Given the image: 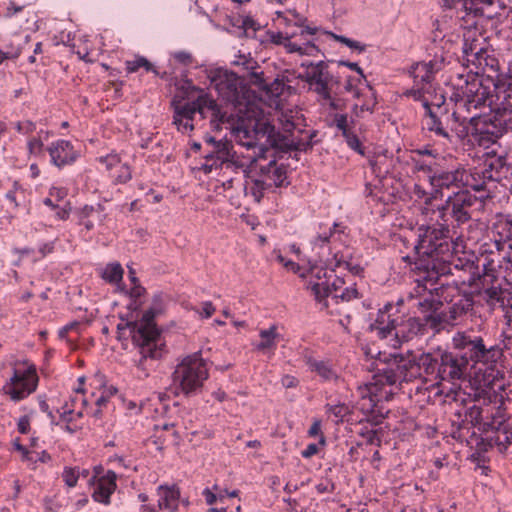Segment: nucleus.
Returning <instances> with one entry per match:
<instances>
[{
    "instance_id": "f257e3e1",
    "label": "nucleus",
    "mask_w": 512,
    "mask_h": 512,
    "mask_svg": "<svg viewBox=\"0 0 512 512\" xmlns=\"http://www.w3.org/2000/svg\"><path fill=\"white\" fill-rule=\"evenodd\" d=\"M463 54L467 62L472 63L477 71H468L458 74L454 87L457 88V101L463 103L468 110L488 107L490 112L506 123V117L511 120L512 115V87L507 88L505 83H494L492 79H484L479 75L485 68L494 67L495 58L488 55L487 50L477 39L465 36Z\"/></svg>"
},
{
    "instance_id": "f03ea898",
    "label": "nucleus",
    "mask_w": 512,
    "mask_h": 512,
    "mask_svg": "<svg viewBox=\"0 0 512 512\" xmlns=\"http://www.w3.org/2000/svg\"><path fill=\"white\" fill-rule=\"evenodd\" d=\"M439 274L434 270H425L419 277L415 278V286L410 295L418 300L416 303L426 324L431 323L437 326L442 322V315L438 311L443 305V300L449 302L448 295L450 291H456V288L450 285L440 284L438 286Z\"/></svg>"
},
{
    "instance_id": "7ed1b4c3",
    "label": "nucleus",
    "mask_w": 512,
    "mask_h": 512,
    "mask_svg": "<svg viewBox=\"0 0 512 512\" xmlns=\"http://www.w3.org/2000/svg\"><path fill=\"white\" fill-rule=\"evenodd\" d=\"M308 288L313 293L316 302L322 310L333 313L332 304L339 301L348 302L358 297L355 287H344V281L334 274L333 270L312 267Z\"/></svg>"
},
{
    "instance_id": "20e7f679",
    "label": "nucleus",
    "mask_w": 512,
    "mask_h": 512,
    "mask_svg": "<svg viewBox=\"0 0 512 512\" xmlns=\"http://www.w3.org/2000/svg\"><path fill=\"white\" fill-rule=\"evenodd\" d=\"M145 289L141 285H134L129 292V295L134 299L128 308L131 311L125 324H118V330H129L133 343L141 348V353L144 356L153 357L151 353V346L158 337V330L154 323L155 312L152 309L146 310L140 319H138V309L141 301H138L144 294Z\"/></svg>"
},
{
    "instance_id": "39448f33",
    "label": "nucleus",
    "mask_w": 512,
    "mask_h": 512,
    "mask_svg": "<svg viewBox=\"0 0 512 512\" xmlns=\"http://www.w3.org/2000/svg\"><path fill=\"white\" fill-rule=\"evenodd\" d=\"M423 214L429 219V224L422 225L418 231V241L414 247L416 253L423 257L443 258L449 251L447 242L449 227L447 224L445 208H424Z\"/></svg>"
},
{
    "instance_id": "423d86ee",
    "label": "nucleus",
    "mask_w": 512,
    "mask_h": 512,
    "mask_svg": "<svg viewBox=\"0 0 512 512\" xmlns=\"http://www.w3.org/2000/svg\"><path fill=\"white\" fill-rule=\"evenodd\" d=\"M174 110L173 123L181 132L193 130V118L198 112L203 118L207 116V112L211 114V123L216 129H220V125L230 124V117L226 112L221 111L217 103L205 93H201L195 100L191 102H183L175 96L171 102Z\"/></svg>"
},
{
    "instance_id": "0eeeda50",
    "label": "nucleus",
    "mask_w": 512,
    "mask_h": 512,
    "mask_svg": "<svg viewBox=\"0 0 512 512\" xmlns=\"http://www.w3.org/2000/svg\"><path fill=\"white\" fill-rule=\"evenodd\" d=\"M393 310L391 304L379 310L371 330L381 339H389V344L396 348L403 342L408 341L420 331L422 324L416 318L410 317L406 321L399 322L401 316L393 317L390 313Z\"/></svg>"
},
{
    "instance_id": "6e6552de",
    "label": "nucleus",
    "mask_w": 512,
    "mask_h": 512,
    "mask_svg": "<svg viewBox=\"0 0 512 512\" xmlns=\"http://www.w3.org/2000/svg\"><path fill=\"white\" fill-rule=\"evenodd\" d=\"M507 242H512V218L498 214L490 228L489 241L480 247V260L485 271L497 272L500 251H503Z\"/></svg>"
},
{
    "instance_id": "1a4fd4ad",
    "label": "nucleus",
    "mask_w": 512,
    "mask_h": 512,
    "mask_svg": "<svg viewBox=\"0 0 512 512\" xmlns=\"http://www.w3.org/2000/svg\"><path fill=\"white\" fill-rule=\"evenodd\" d=\"M278 120L282 132L274 137V146L284 151L305 149L308 144V133L302 128L303 119L300 112L296 109L281 110Z\"/></svg>"
},
{
    "instance_id": "9d476101",
    "label": "nucleus",
    "mask_w": 512,
    "mask_h": 512,
    "mask_svg": "<svg viewBox=\"0 0 512 512\" xmlns=\"http://www.w3.org/2000/svg\"><path fill=\"white\" fill-rule=\"evenodd\" d=\"M257 162L250 171V168H244L248 172L246 188L250 190L256 201H260L264 191L272 187H281L287 185V171L282 165H278L275 160H269L267 164Z\"/></svg>"
},
{
    "instance_id": "9b49d317",
    "label": "nucleus",
    "mask_w": 512,
    "mask_h": 512,
    "mask_svg": "<svg viewBox=\"0 0 512 512\" xmlns=\"http://www.w3.org/2000/svg\"><path fill=\"white\" fill-rule=\"evenodd\" d=\"M208 377L207 363L199 352L183 358L174 371V381L185 395L200 390Z\"/></svg>"
},
{
    "instance_id": "f8f14e48",
    "label": "nucleus",
    "mask_w": 512,
    "mask_h": 512,
    "mask_svg": "<svg viewBox=\"0 0 512 512\" xmlns=\"http://www.w3.org/2000/svg\"><path fill=\"white\" fill-rule=\"evenodd\" d=\"M38 385V375L34 364L17 361L13 374L3 386V391L14 402L20 401L33 393Z\"/></svg>"
},
{
    "instance_id": "ddd939ff",
    "label": "nucleus",
    "mask_w": 512,
    "mask_h": 512,
    "mask_svg": "<svg viewBox=\"0 0 512 512\" xmlns=\"http://www.w3.org/2000/svg\"><path fill=\"white\" fill-rule=\"evenodd\" d=\"M211 86L228 102L240 104V94L245 88L243 80L234 72L216 68L208 75Z\"/></svg>"
},
{
    "instance_id": "4468645a",
    "label": "nucleus",
    "mask_w": 512,
    "mask_h": 512,
    "mask_svg": "<svg viewBox=\"0 0 512 512\" xmlns=\"http://www.w3.org/2000/svg\"><path fill=\"white\" fill-rule=\"evenodd\" d=\"M503 124L500 119L493 121L487 116L475 113L470 117L471 137L479 146L488 148L502 136Z\"/></svg>"
},
{
    "instance_id": "2eb2a0df",
    "label": "nucleus",
    "mask_w": 512,
    "mask_h": 512,
    "mask_svg": "<svg viewBox=\"0 0 512 512\" xmlns=\"http://www.w3.org/2000/svg\"><path fill=\"white\" fill-rule=\"evenodd\" d=\"M305 72L298 74L296 78H300L309 84L311 90H313L320 99L329 102L332 105V97L330 94V82L332 80L329 74L327 64L323 61L317 63H309L305 65Z\"/></svg>"
},
{
    "instance_id": "dca6fc26",
    "label": "nucleus",
    "mask_w": 512,
    "mask_h": 512,
    "mask_svg": "<svg viewBox=\"0 0 512 512\" xmlns=\"http://www.w3.org/2000/svg\"><path fill=\"white\" fill-rule=\"evenodd\" d=\"M230 129L235 141L246 149V153L255 152L257 154V162L267 160L266 152L268 149L258 144L259 133L255 123L239 118L235 125L231 123Z\"/></svg>"
},
{
    "instance_id": "f3484780",
    "label": "nucleus",
    "mask_w": 512,
    "mask_h": 512,
    "mask_svg": "<svg viewBox=\"0 0 512 512\" xmlns=\"http://www.w3.org/2000/svg\"><path fill=\"white\" fill-rule=\"evenodd\" d=\"M481 206V201L470 194L466 190L458 191L453 196H449L446 200V204L440 208H445V214L450 210L452 218L458 223L463 224L468 222L474 214L475 207ZM448 220V218L446 217Z\"/></svg>"
},
{
    "instance_id": "a211bd4d",
    "label": "nucleus",
    "mask_w": 512,
    "mask_h": 512,
    "mask_svg": "<svg viewBox=\"0 0 512 512\" xmlns=\"http://www.w3.org/2000/svg\"><path fill=\"white\" fill-rule=\"evenodd\" d=\"M208 142L213 144V151L211 154L207 155L206 158H213L214 156L221 163H232L240 168H252L257 163V154L253 153H244L242 151H231V145L228 141H215L214 138H209Z\"/></svg>"
},
{
    "instance_id": "6ab92c4d",
    "label": "nucleus",
    "mask_w": 512,
    "mask_h": 512,
    "mask_svg": "<svg viewBox=\"0 0 512 512\" xmlns=\"http://www.w3.org/2000/svg\"><path fill=\"white\" fill-rule=\"evenodd\" d=\"M440 69V63L437 61L419 62L411 67L410 74L414 85L408 94L416 100L424 98L425 94L432 92V81L435 73Z\"/></svg>"
},
{
    "instance_id": "aec40b11",
    "label": "nucleus",
    "mask_w": 512,
    "mask_h": 512,
    "mask_svg": "<svg viewBox=\"0 0 512 512\" xmlns=\"http://www.w3.org/2000/svg\"><path fill=\"white\" fill-rule=\"evenodd\" d=\"M468 366L467 356L450 352L443 353L435 375V379L438 380L436 384L438 385L441 381L454 383V381L464 379L467 375Z\"/></svg>"
},
{
    "instance_id": "412c9836",
    "label": "nucleus",
    "mask_w": 512,
    "mask_h": 512,
    "mask_svg": "<svg viewBox=\"0 0 512 512\" xmlns=\"http://www.w3.org/2000/svg\"><path fill=\"white\" fill-rule=\"evenodd\" d=\"M417 377H420V368L416 365V356L408 355L407 357H400L399 360L395 359L384 370L379 381L388 385H394L402 381H411Z\"/></svg>"
},
{
    "instance_id": "4be33fe9",
    "label": "nucleus",
    "mask_w": 512,
    "mask_h": 512,
    "mask_svg": "<svg viewBox=\"0 0 512 512\" xmlns=\"http://www.w3.org/2000/svg\"><path fill=\"white\" fill-rule=\"evenodd\" d=\"M479 165L482 168V170H479L480 173L485 174L486 178L494 185L512 173V167L506 164L504 158L496 155L494 151L485 153L484 159Z\"/></svg>"
},
{
    "instance_id": "5701e85b",
    "label": "nucleus",
    "mask_w": 512,
    "mask_h": 512,
    "mask_svg": "<svg viewBox=\"0 0 512 512\" xmlns=\"http://www.w3.org/2000/svg\"><path fill=\"white\" fill-rule=\"evenodd\" d=\"M470 359L475 363H483L492 367L502 356V350L498 346L486 347L481 337H474L469 343Z\"/></svg>"
},
{
    "instance_id": "b1692460",
    "label": "nucleus",
    "mask_w": 512,
    "mask_h": 512,
    "mask_svg": "<svg viewBox=\"0 0 512 512\" xmlns=\"http://www.w3.org/2000/svg\"><path fill=\"white\" fill-rule=\"evenodd\" d=\"M96 476H93L89 480L90 485H95V489L92 493V498L95 502L108 505L110 503L111 495L116 490L117 475L114 471H107V473L95 481Z\"/></svg>"
},
{
    "instance_id": "393cba45",
    "label": "nucleus",
    "mask_w": 512,
    "mask_h": 512,
    "mask_svg": "<svg viewBox=\"0 0 512 512\" xmlns=\"http://www.w3.org/2000/svg\"><path fill=\"white\" fill-rule=\"evenodd\" d=\"M99 162L115 183H126L132 178L130 166L122 163L120 156L116 153L100 157Z\"/></svg>"
},
{
    "instance_id": "a878e982",
    "label": "nucleus",
    "mask_w": 512,
    "mask_h": 512,
    "mask_svg": "<svg viewBox=\"0 0 512 512\" xmlns=\"http://www.w3.org/2000/svg\"><path fill=\"white\" fill-rule=\"evenodd\" d=\"M505 422L504 411L497 403L491 401L482 403V416L479 431L488 432L496 429L497 426Z\"/></svg>"
},
{
    "instance_id": "bb28decb",
    "label": "nucleus",
    "mask_w": 512,
    "mask_h": 512,
    "mask_svg": "<svg viewBox=\"0 0 512 512\" xmlns=\"http://www.w3.org/2000/svg\"><path fill=\"white\" fill-rule=\"evenodd\" d=\"M51 162L57 167L73 163L77 154L74 151L72 144L67 140H57L52 143L48 148Z\"/></svg>"
},
{
    "instance_id": "cd10ccee",
    "label": "nucleus",
    "mask_w": 512,
    "mask_h": 512,
    "mask_svg": "<svg viewBox=\"0 0 512 512\" xmlns=\"http://www.w3.org/2000/svg\"><path fill=\"white\" fill-rule=\"evenodd\" d=\"M464 176L466 171L464 169H456L452 171H441L433 173L429 176V181L435 189L443 188H460L464 186Z\"/></svg>"
},
{
    "instance_id": "c85d7f7f",
    "label": "nucleus",
    "mask_w": 512,
    "mask_h": 512,
    "mask_svg": "<svg viewBox=\"0 0 512 512\" xmlns=\"http://www.w3.org/2000/svg\"><path fill=\"white\" fill-rule=\"evenodd\" d=\"M305 363L310 372L315 373L323 381L336 382L339 379L337 369L330 360L317 359L309 356L305 358Z\"/></svg>"
},
{
    "instance_id": "c756f323",
    "label": "nucleus",
    "mask_w": 512,
    "mask_h": 512,
    "mask_svg": "<svg viewBox=\"0 0 512 512\" xmlns=\"http://www.w3.org/2000/svg\"><path fill=\"white\" fill-rule=\"evenodd\" d=\"M457 88L455 87V92L453 93L452 98L455 100L457 105V110L452 113L450 117H448V121L450 122V135H454L458 139H464L468 135H471V125L467 126L464 122L466 121V117L462 118V122H460L461 111L466 110L467 112H471V109L468 110L467 107L457 101Z\"/></svg>"
},
{
    "instance_id": "7c9ffc66",
    "label": "nucleus",
    "mask_w": 512,
    "mask_h": 512,
    "mask_svg": "<svg viewBox=\"0 0 512 512\" xmlns=\"http://www.w3.org/2000/svg\"><path fill=\"white\" fill-rule=\"evenodd\" d=\"M159 496L158 506L160 509H165L170 512L178 510L180 501V488L177 485H160L157 488Z\"/></svg>"
},
{
    "instance_id": "2f4dec72",
    "label": "nucleus",
    "mask_w": 512,
    "mask_h": 512,
    "mask_svg": "<svg viewBox=\"0 0 512 512\" xmlns=\"http://www.w3.org/2000/svg\"><path fill=\"white\" fill-rule=\"evenodd\" d=\"M479 170H482V168L480 165H477L470 170L469 174L466 172V176H464V186L470 187L474 191H487L491 193L496 185L489 181L485 174H481Z\"/></svg>"
},
{
    "instance_id": "473e14b6",
    "label": "nucleus",
    "mask_w": 512,
    "mask_h": 512,
    "mask_svg": "<svg viewBox=\"0 0 512 512\" xmlns=\"http://www.w3.org/2000/svg\"><path fill=\"white\" fill-rule=\"evenodd\" d=\"M357 392L360 396V402L358 403L360 409L365 412L373 411L376 402L379 401L380 396L378 394V384L377 383H366L360 385L357 388Z\"/></svg>"
},
{
    "instance_id": "72a5a7b5",
    "label": "nucleus",
    "mask_w": 512,
    "mask_h": 512,
    "mask_svg": "<svg viewBox=\"0 0 512 512\" xmlns=\"http://www.w3.org/2000/svg\"><path fill=\"white\" fill-rule=\"evenodd\" d=\"M259 337L260 341L255 345V349L263 353L273 352L280 338L278 326L273 324L267 329H261Z\"/></svg>"
},
{
    "instance_id": "f704fd0d",
    "label": "nucleus",
    "mask_w": 512,
    "mask_h": 512,
    "mask_svg": "<svg viewBox=\"0 0 512 512\" xmlns=\"http://www.w3.org/2000/svg\"><path fill=\"white\" fill-rule=\"evenodd\" d=\"M496 435L492 437L488 443L490 447L495 444L498 450L503 453L512 444V428L504 422L496 427Z\"/></svg>"
},
{
    "instance_id": "c9c22d12",
    "label": "nucleus",
    "mask_w": 512,
    "mask_h": 512,
    "mask_svg": "<svg viewBox=\"0 0 512 512\" xmlns=\"http://www.w3.org/2000/svg\"><path fill=\"white\" fill-rule=\"evenodd\" d=\"M295 34L289 35L285 42L284 48L288 53H298L299 55L313 56L318 52L317 46L310 40L302 41L301 43L293 42L291 39L295 37Z\"/></svg>"
},
{
    "instance_id": "e433bc0d",
    "label": "nucleus",
    "mask_w": 512,
    "mask_h": 512,
    "mask_svg": "<svg viewBox=\"0 0 512 512\" xmlns=\"http://www.w3.org/2000/svg\"><path fill=\"white\" fill-rule=\"evenodd\" d=\"M123 274L124 270L121 264L117 262L107 264L100 273L102 279L111 284L119 283L123 278Z\"/></svg>"
},
{
    "instance_id": "4c0bfd02",
    "label": "nucleus",
    "mask_w": 512,
    "mask_h": 512,
    "mask_svg": "<svg viewBox=\"0 0 512 512\" xmlns=\"http://www.w3.org/2000/svg\"><path fill=\"white\" fill-rule=\"evenodd\" d=\"M497 269L503 270L504 278L512 283V242L508 245L507 251H500Z\"/></svg>"
},
{
    "instance_id": "58836bf2",
    "label": "nucleus",
    "mask_w": 512,
    "mask_h": 512,
    "mask_svg": "<svg viewBox=\"0 0 512 512\" xmlns=\"http://www.w3.org/2000/svg\"><path fill=\"white\" fill-rule=\"evenodd\" d=\"M416 365L420 368V377L425 375L433 374L435 368H438V363L430 353H422L416 356Z\"/></svg>"
},
{
    "instance_id": "ea45409f",
    "label": "nucleus",
    "mask_w": 512,
    "mask_h": 512,
    "mask_svg": "<svg viewBox=\"0 0 512 512\" xmlns=\"http://www.w3.org/2000/svg\"><path fill=\"white\" fill-rule=\"evenodd\" d=\"M50 132L47 130H40L36 137H32L27 142V150L30 155H41L43 153L44 140H47Z\"/></svg>"
},
{
    "instance_id": "a19ab883",
    "label": "nucleus",
    "mask_w": 512,
    "mask_h": 512,
    "mask_svg": "<svg viewBox=\"0 0 512 512\" xmlns=\"http://www.w3.org/2000/svg\"><path fill=\"white\" fill-rule=\"evenodd\" d=\"M125 66L128 73H134L139 68H144L146 71H153L154 73H157L148 59L143 56H136L133 60L126 61Z\"/></svg>"
},
{
    "instance_id": "79ce46f5",
    "label": "nucleus",
    "mask_w": 512,
    "mask_h": 512,
    "mask_svg": "<svg viewBox=\"0 0 512 512\" xmlns=\"http://www.w3.org/2000/svg\"><path fill=\"white\" fill-rule=\"evenodd\" d=\"M61 478L68 488H74L80 478V468L65 466L61 473Z\"/></svg>"
},
{
    "instance_id": "37998d69",
    "label": "nucleus",
    "mask_w": 512,
    "mask_h": 512,
    "mask_svg": "<svg viewBox=\"0 0 512 512\" xmlns=\"http://www.w3.org/2000/svg\"><path fill=\"white\" fill-rule=\"evenodd\" d=\"M482 416V404H474L465 413V422L470 423L472 426L480 429Z\"/></svg>"
},
{
    "instance_id": "c03bdc74",
    "label": "nucleus",
    "mask_w": 512,
    "mask_h": 512,
    "mask_svg": "<svg viewBox=\"0 0 512 512\" xmlns=\"http://www.w3.org/2000/svg\"><path fill=\"white\" fill-rule=\"evenodd\" d=\"M427 127L430 131H434L439 136L447 139L452 138V135H450V133L443 127L442 122L431 112L429 113Z\"/></svg>"
},
{
    "instance_id": "a18cd8bd",
    "label": "nucleus",
    "mask_w": 512,
    "mask_h": 512,
    "mask_svg": "<svg viewBox=\"0 0 512 512\" xmlns=\"http://www.w3.org/2000/svg\"><path fill=\"white\" fill-rule=\"evenodd\" d=\"M483 294L490 306H495L496 303L502 300V290L499 287H490L486 289Z\"/></svg>"
},
{
    "instance_id": "49530a36",
    "label": "nucleus",
    "mask_w": 512,
    "mask_h": 512,
    "mask_svg": "<svg viewBox=\"0 0 512 512\" xmlns=\"http://www.w3.org/2000/svg\"><path fill=\"white\" fill-rule=\"evenodd\" d=\"M21 54V48L17 45H9L5 51L0 50V64L5 60L16 59Z\"/></svg>"
},
{
    "instance_id": "de8ad7c7",
    "label": "nucleus",
    "mask_w": 512,
    "mask_h": 512,
    "mask_svg": "<svg viewBox=\"0 0 512 512\" xmlns=\"http://www.w3.org/2000/svg\"><path fill=\"white\" fill-rule=\"evenodd\" d=\"M308 435L310 437L319 436V444L321 447L326 445V439L323 433L321 432V421L319 419H314L311 427L308 430Z\"/></svg>"
},
{
    "instance_id": "09e8293b",
    "label": "nucleus",
    "mask_w": 512,
    "mask_h": 512,
    "mask_svg": "<svg viewBox=\"0 0 512 512\" xmlns=\"http://www.w3.org/2000/svg\"><path fill=\"white\" fill-rule=\"evenodd\" d=\"M463 2V7L465 10L470 12L477 13L482 9V7H479V4L483 5H492L495 0H461Z\"/></svg>"
},
{
    "instance_id": "8fccbe9b",
    "label": "nucleus",
    "mask_w": 512,
    "mask_h": 512,
    "mask_svg": "<svg viewBox=\"0 0 512 512\" xmlns=\"http://www.w3.org/2000/svg\"><path fill=\"white\" fill-rule=\"evenodd\" d=\"M472 341L473 338H471L470 336L466 335L463 332H458L453 337V345L457 349H466L467 347H469V343H471Z\"/></svg>"
},
{
    "instance_id": "3c124183",
    "label": "nucleus",
    "mask_w": 512,
    "mask_h": 512,
    "mask_svg": "<svg viewBox=\"0 0 512 512\" xmlns=\"http://www.w3.org/2000/svg\"><path fill=\"white\" fill-rule=\"evenodd\" d=\"M334 38L346 45L347 47L351 48V49H355V50H358L359 52H362L365 50V45L361 44L360 42L358 41H355V40H352L350 38H347L345 36H342V35H334Z\"/></svg>"
},
{
    "instance_id": "603ef678",
    "label": "nucleus",
    "mask_w": 512,
    "mask_h": 512,
    "mask_svg": "<svg viewBox=\"0 0 512 512\" xmlns=\"http://www.w3.org/2000/svg\"><path fill=\"white\" fill-rule=\"evenodd\" d=\"M78 402H81L83 406L87 404L86 399L82 397L81 391L79 389L76 390L74 397L71 398V405L68 403L65 404L64 413L72 414L75 411V406Z\"/></svg>"
},
{
    "instance_id": "864d4df0",
    "label": "nucleus",
    "mask_w": 512,
    "mask_h": 512,
    "mask_svg": "<svg viewBox=\"0 0 512 512\" xmlns=\"http://www.w3.org/2000/svg\"><path fill=\"white\" fill-rule=\"evenodd\" d=\"M15 128L19 133L28 135L36 130V124L31 120H23L18 121Z\"/></svg>"
},
{
    "instance_id": "5fc2aeb1",
    "label": "nucleus",
    "mask_w": 512,
    "mask_h": 512,
    "mask_svg": "<svg viewBox=\"0 0 512 512\" xmlns=\"http://www.w3.org/2000/svg\"><path fill=\"white\" fill-rule=\"evenodd\" d=\"M343 136L346 138V141H347V144L349 145V147H351L353 150L357 151L360 154L364 153L362 150L361 142L355 134L348 132V133L344 134Z\"/></svg>"
},
{
    "instance_id": "6e6d98bb",
    "label": "nucleus",
    "mask_w": 512,
    "mask_h": 512,
    "mask_svg": "<svg viewBox=\"0 0 512 512\" xmlns=\"http://www.w3.org/2000/svg\"><path fill=\"white\" fill-rule=\"evenodd\" d=\"M49 195L55 199L56 202L62 201L67 196V190L63 187H52Z\"/></svg>"
},
{
    "instance_id": "4d7b16f0",
    "label": "nucleus",
    "mask_w": 512,
    "mask_h": 512,
    "mask_svg": "<svg viewBox=\"0 0 512 512\" xmlns=\"http://www.w3.org/2000/svg\"><path fill=\"white\" fill-rule=\"evenodd\" d=\"M328 411L331 414H333L336 418L342 419L343 416L347 413L348 408L343 404H338L330 406Z\"/></svg>"
},
{
    "instance_id": "13d9d810",
    "label": "nucleus",
    "mask_w": 512,
    "mask_h": 512,
    "mask_svg": "<svg viewBox=\"0 0 512 512\" xmlns=\"http://www.w3.org/2000/svg\"><path fill=\"white\" fill-rule=\"evenodd\" d=\"M277 260L279 263H281L287 270H290V271H293V272H298L299 270V266L298 264H296L295 262L291 261V260H286V258L281 255V254H278L277 255Z\"/></svg>"
},
{
    "instance_id": "bf43d9fd",
    "label": "nucleus",
    "mask_w": 512,
    "mask_h": 512,
    "mask_svg": "<svg viewBox=\"0 0 512 512\" xmlns=\"http://www.w3.org/2000/svg\"><path fill=\"white\" fill-rule=\"evenodd\" d=\"M336 126L342 131L343 135L350 132L347 125V116L343 114L336 115L335 117Z\"/></svg>"
},
{
    "instance_id": "052dcab7",
    "label": "nucleus",
    "mask_w": 512,
    "mask_h": 512,
    "mask_svg": "<svg viewBox=\"0 0 512 512\" xmlns=\"http://www.w3.org/2000/svg\"><path fill=\"white\" fill-rule=\"evenodd\" d=\"M320 444H309L302 452L301 455L303 458H311L319 452Z\"/></svg>"
},
{
    "instance_id": "680f3d73",
    "label": "nucleus",
    "mask_w": 512,
    "mask_h": 512,
    "mask_svg": "<svg viewBox=\"0 0 512 512\" xmlns=\"http://www.w3.org/2000/svg\"><path fill=\"white\" fill-rule=\"evenodd\" d=\"M215 310L216 308L213 303L211 301H206L202 304V312L200 315L204 318H210L214 314Z\"/></svg>"
},
{
    "instance_id": "e2e57ef3",
    "label": "nucleus",
    "mask_w": 512,
    "mask_h": 512,
    "mask_svg": "<svg viewBox=\"0 0 512 512\" xmlns=\"http://www.w3.org/2000/svg\"><path fill=\"white\" fill-rule=\"evenodd\" d=\"M203 495H204L205 500H206V503H207L208 505H212V504H214V503L217 501V499H218V498H219L220 500L223 498V495H222V494H220V495L217 497V496H216V494H215L211 489H209V488H205V489L203 490Z\"/></svg>"
},
{
    "instance_id": "0e129e2a",
    "label": "nucleus",
    "mask_w": 512,
    "mask_h": 512,
    "mask_svg": "<svg viewBox=\"0 0 512 512\" xmlns=\"http://www.w3.org/2000/svg\"><path fill=\"white\" fill-rule=\"evenodd\" d=\"M17 427H18V431L21 434L28 433L29 429H30V420H29L28 416H22L18 421Z\"/></svg>"
},
{
    "instance_id": "69168bd1",
    "label": "nucleus",
    "mask_w": 512,
    "mask_h": 512,
    "mask_svg": "<svg viewBox=\"0 0 512 512\" xmlns=\"http://www.w3.org/2000/svg\"><path fill=\"white\" fill-rule=\"evenodd\" d=\"M80 323L77 321L71 322L67 325H65L62 329L59 331L60 338L64 339L67 337L68 333L72 330H77L79 328Z\"/></svg>"
},
{
    "instance_id": "338daca9",
    "label": "nucleus",
    "mask_w": 512,
    "mask_h": 512,
    "mask_svg": "<svg viewBox=\"0 0 512 512\" xmlns=\"http://www.w3.org/2000/svg\"><path fill=\"white\" fill-rule=\"evenodd\" d=\"M366 437V440L369 444L372 445H380V438L378 437L375 430H369L366 432V434H363Z\"/></svg>"
},
{
    "instance_id": "774afa93",
    "label": "nucleus",
    "mask_w": 512,
    "mask_h": 512,
    "mask_svg": "<svg viewBox=\"0 0 512 512\" xmlns=\"http://www.w3.org/2000/svg\"><path fill=\"white\" fill-rule=\"evenodd\" d=\"M289 35H284L281 32L275 33L271 35V42L276 45H285V42L287 41Z\"/></svg>"
}]
</instances>
